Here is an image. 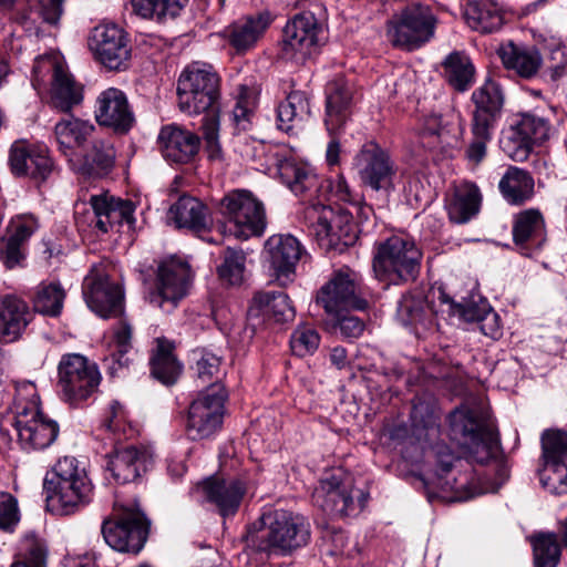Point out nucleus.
<instances>
[{
    "label": "nucleus",
    "instance_id": "42",
    "mask_svg": "<svg viewBox=\"0 0 567 567\" xmlns=\"http://www.w3.org/2000/svg\"><path fill=\"white\" fill-rule=\"evenodd\" d=\"M155 343L151 359L152 375L163 384H174L183 370L182 363L174 353V343L165 338H157Z\"/></svg>",
    "mask_w": 567,
    "mask_h": 567
},
{
    "label": "nucleus",
    "instance_id": "53",
    "mask_svg": "<svg viewBox=\"0 0 567 567\" xmlns=\"http://www.w3.org/2000/svg\"><path fill=\"white\" fill-rule=\"evenodd\" d=\"M65 291L59 282H42L33 298L34 310L50 317H58L63 308Z\"/></svg>",
    "mask_w": 567,
    "mask_h": 567
},
{
    "label": "nucleus",
    "instance_id": "46",
    "mask_svg": "<svg viewBox=\"0 0 567 567\" xmlns=\"http://www.w3.org/2000/svg\"><path fill=\"white\" fill-rule=\"evenodd\" d=\"M498 188L511 204H523L534 192V179L524 169L512 166L499 181Z\"/></svg>",
    "mask_w": 567,
    "mask_h": 567
},
{
    "label": "nucleus",
    "instance_id": "32",
    "mask_svg": "<svg viewBox=\"0 0 567 567\" xmlns=\"http://www.w3.org/2000/svg\"><path fill=\"white\" fill-rule=\"evenodd\" d=\"M153 463V454L143 446H126L110 456L107 468L120 484L134 482Z\"/></svg>",
    "mask_w": 567,
    "mask_h": 567
},
{
    "label": "nucleus",
    "instance_id": "19",
    "mask_svg": "<svg viewBox=\"0 0 567 567\" xmlns=\"http://www.w3.org/2000/svg\"><path fill=\"white\" fill-rule=\"evenodd\" d=\"M264 258L271 275L280 285H287L293 279L298 261L308 256L296 237L279 234L266 240Z\"/></svg>",
    "mask_w": 567,
    "mask_h": 567
},
{
    "label": "nucleus",
    "instance_id": "33",
    "mask_svg": "<svg viewBox=\"0 0 567 567\" xmlns=\"http://www.w3.org/2000/svg\"><path fill=\"white\" fill-rule=\"evenodd\" d=\"M95 125L73 115L65 116L54 125V137L60 152L72 162L75 150L83 148L95 135Z\"/></svg>",
    "mask_w": 567,
    "mask_h": 567
},
{
    "label": "nucleus",
    "instance_id": "17",
    "mask_svg": "<svg viewBox=\"0 0 567 567\" xmlns=\"http://www.w3.org/2000/svg\"><path fill=\"white\" fill-rule=\"evenodd\" d=\"M321 27L312 12L306 11L287 22L281 41V55L286 60L302 62L319 43Z\"/></svg>",
    "mask_w": 567,
    "mask_h": 567
},
{
    "label": "nucleus",
    "instance_id": "60",
    "mask_svg": "<svg viewBox=\"0 0 567 567\" xmlns=\"http://www.w3.org/2000/svg\"><path fill=\"white\" fill-rule=\"evenodd\" d=\"M320 336L310 326H298L290 337V347L298 357L312 354L319 347Z\"/></svg>",
    "mask_w": 567,
    "mask_h": 567
},
{
    "label": "nucleus",
    "instance_id": "26",
    "mask_svg": "<svg viewBox=\"0 0 567 567\" xmlns=\"http://www.w3.org/2000/svg\"><path fill=\"white\" fill-rule=\"evenodd\" d=\"M471 100L475 106L472 114V124H475V128L481 131H485L486 127L494 128L505 100L499 82L494 78H486L473 91Z\"/></svg>",
    "mask_w": 567,
    "mask_h": 567
},
{
    "label": "nucleus",
    "instance_id": "55",
    "mask_svg": "<svg viewBox=\"0 0 567 567\" xmlns=\"http://www.w3.org/2000/svg\"><path fill=\"white\" fill-rule=\"evenodd\" d=\"M14 386L16 394L12 405L14 420L19 419L21 415L27 416L29 414L39 413L41 411L40 396L35 384L31 381L22 380L16 381Z\"/></svg>",
    "mask_w": 567,
    "mask_h": 567
},
{
    "label": "nucleus",
    "instance_id": "57",
    "mask_svg": "<svg viewBox=\"0 0 567 567\" xmlns=\"http://www.w3.org/2000/svg\"><path fill=\"white\" fill-rule=\"evenodd\" d=\"M131 340H132L131 326L125 321H121L114 328V336H113V348L114 349H113V352L111 353V357L106 359V361L110 362L109 369L111 370L112 374L117 371V368L115 367V364H117L120 369L128 365L130 358L127 357V353L132 348Z\"/></svg>",
    "mask_w": 567,
    "mask_h": 567
},
{
    "label": "nucleus",
    "instance_id": "35",
    "mask_svg": "<svg viewBox=\"0 0 567 567\" xmlns=\"http://www.w3.org/2000/svg\"><path fill=\"white\" fill-rule=\"evenodd\" d=\"M32 319L28 303L12 295L0 298V337L6 342L18 340Z\"/></svg>",
    "mask_w": 567,
    "mask_h": 567
},
{
    "label": "nucleus",
    "instance_id": "52",
    "mask_svg": "<svg viewBox=\"0 0 567 567\" xmlns=\"http://www.w3.org/2000/svg\"><path fill=\"white\" fill-rule=\"evenodd\" d=\"M90 478L85 466L74 456H63L47 472L43 487Z\"/></svg>",
    "mask_w": 567,
    "mask_h": 567
},
{
    "label": "nucleus",
    "instance_id": "43",
    "mask_svg": "<svg viewBox=\"0 0 567 567\" xmlns=\"http://www.w3.org/2000/svg\"><path fill=\"white\" fill-rule=\"evenodd\" d=\"M460 135L461 127L444 121L441 115L431 114L423 121L421 137L430 148L453 147Z\"/></svg>",
    "mask_w": 567,
    "mask_h": 567
},
{
    "label": "nucleus",
    "instance_id": "34",
    "mask_svg": "<svg viewBox=\"0 0 567 567\" xmlns=\"http://www.w3.org/2000/svg\"><path fill=\"white\" fill-rule=\"evenodd\" d=\"M94 226L107 233L114 224H133L135 206L131 200H123L107 195H94L90 199Z\"/></svg>",
    "mask_w": 567,
    "mask_h": 567
},
{
    "label": "nucleus",
    "instance_id": "16",
    "mask_svg": "<svg viewBox=\"0 0 567 567\" xmlns=\"http://www.w3.org/2000/svg\"><path fill=\"white\" fill-rule=\"evenodd\" d=\"M550 126L540 116L530 113L517 115L509 130L501 140L503 151L514 161L527 158L533 144H539L549 137Z\"/></svg>",
    "mask_w": 567,
    "mask_h": 567
},
{
    "label": "nucleus",
    "instance_id": "5",
    "mask_svg": "<svg viewBox=\"0 0 567 567\" xmlns=\"http://www.w3.org/2000/svg\"><path fill=\"white\" fill-rule=\"evenodd\" d=\"M97 365L80 353H65L58 364V391L61 399L79 405L93 395L101 383Z\"/></svg>",
    "mask_w": 567,
    "mask_h": 567
},
{
    "label": "nucleus",
    "instance_id": "6",
    "mask_svg": "<svg viewBox=\"0 0 567 567\" xmlns=\"http://www.w3.org/2000/svg\"><path fill=\"white\" fill-rule=\"evenodd\" d=\"M369 494L357 488L350 477L332 474L320 481L313 503L331 517H355L368 503Z\"/></svg>",
    "mask_w": 567,
    "mask_h": 567
},
{
    "label": "nucleus",
    "instance_id": "40",
    "mask_svg": "<svg viewBox=\"0 0 567 567\" xmlns=\"http://www.w3.org/2000/svg\"><path fill=\"white\" fill-rule=\"evenodd\" d=\"M466 24L480 33L498 31L504 23L501 8L492 0H470L464 8Z\"/></svg>",
    "mask_w": 567,
    "mask_h": 567
},
{
    "label": "nucleus",
    "instance_id": "51",
    "mask_svg": "<svg viewBox=\"0 0 567 567\" xmlns=\"http://www.w3.org/2000/svg\"><path fill=\"white\" fill-rule=\"evenodd\" d=\"M134 12L143 19L166 22L176 18L188 0H131Z\"/></svg>",
    "mask_w": 567,
    "mask_h": 567
},
{
    "label": "nucleus",
    "instance_id": "10",
    "mask_svg": "<svg viewBox=\"0 0 567 567\" xmlns=\"http://www.w3.org/2000/svg\"><path fill=\"white\" fill-rule=\"evenodd\" d=\"M435 18L427 6L413 2L389 22L388 35L395 47L414 50L434 34Z\"/></svg>",
    "mask_w": 567,
    "mask_h": 567
},
{
    "label": "nucleus",
    "instance_id": "37",
    "mask_svg": "<svg viewBox=\"0 0 567 567\" xmlns=\"http://www.w3.org/2000/svg\"><path fill=\"white\" fill-rule=\"evenodd\" d=\"M498 55L507 70L514 71L524 79H530L539 71L543 59L535 47L516 44L512 41L498 49Z\"/></svg>",
    "mask_w": 567,
    "mask_h": 567
},
{
    "label": "nucleus",
    "instance_id": "8",
    "mask_svg": "<svg viewBox=\"0 0 567 567\" xmlns=\"http://www.w3.org/2000/svg\"><path fill=\"white\" fill-rule=\"evenodd\" d=\"M435 457L436 467L434 473L423 478L424 485L427 488H437L442 492H465L468 497H472L480 494L497 492L506 478V476L503 475L501 482L481 483L480 486H477L471 473H458L457 476L454 474L455 463L460 467H463V462L461 458L454 456L450 447L436 445Z\"/></svg>",
    "mask_w": 567,
    "mask_h": 567
},
{
    "label": "nucleus",
    "instance_id": "44",
    "mask_svg": "<svg viewBox=\"0 0 567 567\" xmlns=\"http://www.w3.org/2000/svg\"><path fill=\"white\" fill-rule=\"evenodd\" d=\"M481 199L480 189L475 184L468 182L460 184L447 205L450 219L457 224L467 223L478 213Z\"/></svg>",
    "mask_w": 567,
    "mask_h": 567
},
{
    "label": "nucleus",
    "instance_id": "61",
    "mask_svg": "<svg viewBox=\"0 0 567 567\" xmlns=\"http://www.w3.org/2000/svg\"><path fill=\"white\" fill-rule=\"evenodd\" d=\"M244 270V254L234 249H227L224 261L218 267L219 278L229 285H238L243 281Z\"/></svg>",
    "mask_w": 567,
    "mask_h": 567
},
{
    "label": "nucleus",
    "instance_id": "11",
    "mask_svg": "<svg viewBox=\"0 0 567 567\" xmlns=\"http://www.w3.org/2000/svg\"><path fill=\"white\" fill-rule=\"evenodd\" d=\"M358 289L359 275L349 267H342L321 287L317 302L333 318H339L343 311L363 310L368 302L359 296Z\"/></svg>",
    "mask_w": 567,
    "mask_h": 567
},
{
    "label": "nucleus",
    "instance_id": "63",
    "mask_svg": "<svg viewBox=\"0 0 567 567\" xmlns=\"http://www.w3.org/2000/svg\"><path fill=\"white\" fill-rule=\"evenodd\" d=\"M425 303L421 298L404 295L398 303L396 318L404 324H419L424 322Z\"/></svg>",
    "mask_w": 567,
    "mask_h": 567
},
{
    "label": "nucleus",
    "instance_id": "39",
    "mask_svg": "<svg viewBox=\"0 0 567 567\" xmlns=\"http://www.w3.org/2000/svg\"><path fill=\"white\" fill-rule=\"evenodd\" d=\"M168 217L177 228L202 231L209 226L207 207L196 197L188 195L181 196L171 206Z\"/></svg>",
    "mask_w": 567,
    "mask_h": 567
},
{
    "label": "nucleus",
    "instance_id": "24",
    "mask_svg": "<svg viewBox=\"0 0 567 567\" xmlns=\"http://www.w3.org/2000/svg\"><path fill=\"white\" fill-rule=\"evenodd\" d=\"M39 227V220L33 214H19L11 218L0 247L1 259L7 268L12 269L23 260L25 246Z\"/></svg>",
    "mask_w": 567,
    "mask_h": 567
},
{
    "label": "nucleus",
    "instance_id": "2",
    "mask_svg": "<svg viewBox=\"0 0 567 567\" xmlns=\"http://www.w3.org/2000/svg\"><path fill=\"white\" fill-rule=\"evenodd\" d=\"M422 256L412 238L394 235L375 244L372 268L380 281L401 285L416 279Z\"/></svg>",
    "mask_w": 567,
    "mask_h": 567
},
{
    "label": "nucleus",
    "instance_id": "48",
    "mask_svg": "<svg viewBox=\"0 0 567 567\" xmlns=\"http://www.w3.org/2000/svg\"><path fill=\"white\" fill-rule=\"evenodd\" d=\"M63 1L64 0H29L30 7H37V9L18 13L16 20L28 32L38 29L37 22L39 19L55 25L63 12Z\"/></svg>",
    "mask_w": 567,
    "mask_h": 567
},
{
    "label": "nucleus",
    "instance_id": "38",
    "mask_svg": "<svg viewBox=\"0 0 567 567\" xmlns=\"http://www.w3.org/2000/svg\"><path fill=\"white\" fill-rule=\"evenodd\" d=\"M91 147L83 156V163L74 165V169L89 177H102L107 175L115 164L116 152L113 144L104 138L91 140Z\"/></svg>",
    "mask_w": 567,
    "mask_h": 567
},
{
    "label": "nucleus",
    "instance_id": "45",
    "mask_svg": "<svg viewBox=\"0 0 567 567\" xmlns=\"http://www.w3.org/2000/svg\"><path fill=\"white\" fill-rule=\"evenodd\" d=\"M310 116V102L302 91H292L287 99L278 105V127L285 132L301 126Z\"/></svg>",
    "mask_w": 567,
    "mask_h": 567
},
{
    "label": "nucleus",
    "instance_id": "21",
    "mask_svg": "<svg viewBox=\"0 0 567 567\" xmlns=\"http://www.w3.org/2000/svg\"><path fill=\"white\" fill-rule=\"evenodd\" d=\"M42 69L52 71L50 101L52 106L61 112H70L83 101V86L75 82L72 74L55 58L43 56L35 61L33 72L35 76Z\"/></svg>",
    "mask_w": 567,
    "mask_h": 567
},
{
    "label": "nucleus",
    "instance_id": "64",
    "mask_svg": "<svg viewBox=\"0 0 567 567\" xmlns=\"http://www.w3.org/2000/svg\"><path fill=\"white\" fill-rule=\"evenodd\" d=\"M542 447L545 460L567 457V432L547 430L542 435Z\"/></svg>",
    "mask_w": 567,
    "mask_h": 567
},
{
    "label": "nucleus",
    "instance_id": "50",
    "mask_svg": "<svg viewBox=\"0 0 567 567\" xmlns=\"http://www.w3.org/2000/svg\"><path fill=\"white\" fill-rule=\"evenodd\" d=\"M545 224L538 210L528 209L515 217L513 238L516 245L536 244L544 239Z\"/></svg>",
    "mask_w": 567,
    "mask_h": 567
},
{
    "label": "nucleus",
    "instance_id": "13",
    "mask_svg": "<svg viewBox=\"0 0 567 567\" xmlns=\"http://www.w3.org/2000/svg\"><path fill=\"white\" fill-rule=\"evenodd\" d=\"M226 392L220 384L209 385L193 401L186 431L192 440L209 437L221 425Z\"/></svg>",
    "mask_w": 567,
    "mask_h": 567
},
{
    "label": "nucleus",
    "instance_id": "3",
    "mask_svg": "<svg viewBox=\"0 0 567 567\" xmlns=\"http://www.w3.org/2000/svg\"><path fill=\"white\" fill-rule=\"evenodd\" d=\"M220 78L213 65L194 62L181 73L177 83L179 110L188 115L216 114Z\"/></svg>",
    "mask_w": 567,
    "mask_h": 567
},
{
    "label": "nucleus",
    "instance_id": "41",
    "mask_svg": "<svg viewBox=\"0 0 567 567\" xmlns=\"http://www.w3.org/2000/svg\"><path fill=\"white\" fill-rule=\"evenodd\" d=\"M249 313L262 315L277 322H287L295 318L296 311L289 297L282 291H259L252 297Z\"/></svg>",
    "mask_w": 567,
    "mask_h": 567
},
{
    "label": "nucleus",
    "instance_id": "4",
    "mask_svg": "<svg viewBox=\"0 0 567 567\" xmlns=\"http://www.w3.org/2000/svg\"><path fill=\"white\" fill-rule=\"evenodd\" d=\"M224 221L218 225L220 233L239 239L260 236L266 228L262 203L247 189H234L224 195L219 203Z\"/></svg>",
    "mask_w": 567,
    "mask_h": 567
},
{
    "label": "nucleus",
    "instance_id": "62",
    "mask_svg": "<svg viewBox=\"0 0 567 567\" xmlns=\"http://www.w3.org/2000/svg\"><path fill=\"white\" fill-rule=\"evenodd\" d=\"M47 549L44 545L34 539L28 538L23 542L19 558L10 567H45Z\"/></svg>",
    "mask_w": 567,
    "mask_h": 567
},
{
    "label": "nucleus",
    "instance_id": "47",
    "mask_svg": "<svg viewBox=\"0 0 567 567\" xmlns=\"http://www.w3.org/2000/svg\"><path fill=\"white\" fill-rule=\"evenodd\" d=\"M443 301L450 303L452 312L460 315L465 321L476 322L480 331L492 338L497 339L502 334L498 315L491 309H475L472 306L453 305L452 300L443 295Z\"/></svg>",
    "mask_w": 567,
    "mask_h": 567
},
{
    "label": "nucleus",
    "instance_id": "20",
    "mask_svg": "<svg viewBox=\"0 0 567 567\" xmlns=\"http://www.w3.org/2000/svg\"><path fill=\"white\" fill-rule=\"evenodd\" d=\"M87 44L95 59L110 70H120L131 55L126 33L112 23L93 28Z\"/></svg>",
    "mask_w": 567,
    "mask_h": 567
},
{
    "label": "nucleus",
    "instance_id": "18",
    "mask_svg": "<svg viewBox=\"0 0 567 567\" xmlns=\"http://www.w3.org/2000/svg\"><path fill=\"white\" fill-rule=\"evenodd\" d=\"M83 297L89 308L102 318L118 317L124 309V292L109 276L92 269L83 281Z\"/></svg>",
    "mask_w": 567,
    "mask_h": 567
},
{
    "label": "nucleus",
    "instance_id": "14",
    "mask_svg": "<svg viewBox=\"0 0 567 567\" xmlns=\"http://www.w3.org/2000/svg\"><path fill=\"white\" fill-rule=\"evenodd\" d=\"M305 219L311 234L320 246L331 248L340 244L350 243L354 236L350 234V214L334 210L321 203H312L305 210Z\"/></svg>",
    "mask_w": 567,
    "mask_h": 567
},
{
    "label": "nucleus",
    "instance_id": "22",
    "mask_svg": "<svg viewBox=\"0 0 567 567\" xmlns=\"http://www.w3.org/2000/svg\"><path fill=\"white\" fill-rule=\"evenodd\" d=\"M95 120L114 132L127 133L135 117L125 93L115 87L101 92L96 100Z\"/></svg>",
    "mask_w": 567,
    "mask_h": 567
},
{
    "label": "nucleus",
    "instance_id": "49",
    "mask_svg": "<svg viewBox=\"0 0 567 567\" xmlns=\"http://www.w3.org/2000/svg\"><path fill=\"white\" fill-rule=\"evenodd\" d=\"M447 82L457 91H466L474 82L475 69L471 59L461 52H452L443 62Z\"/></svg>",
    "mask_w": 567,
    "mask_h": 567
},
{
    "label": "nucleus",
    "instance_id": "36",
    "mask_svg": "<svg viewBox=\"0 0 567 567\" xmlns=\"http://www.w3.org/2000/svg\"><path fill=\"white\" fill-rule=\"evenodd\" d=\"M277 167L281 182L296 196L311 198L319 190V177L307 164L285 158L279 161Z\"/></svg>",
    "mask_w": 567,
    "mask_h": 567
},
{
    "label": "nucleus",
    "instance_id": "30",
    "mask_svg": "<svg viewBox=\"0 0 567 567\" xmlns=\"http://www.w3.org/2000/svg\"><path fill=\"white\" fill-rule=\"evenodd\" d=\"M271 24L268 12L237 19L221 31V37L237 53L251 50Z\"/></svg>",
    "mask_w": 567,
    "mask_h": 567
},
{
    "label": "nucleus",
    "instance_id": "1",
    "mask_svg": "<svg viewBox=\"0 0 567 567\" xmlns=\"http://www.w3.org/2000/svg\"><path fill=\"white\" fill-rule=\"evenodd\" d=\"M246 539L258 551L287 555L309 543L310 524L300 514L269 507L248 526Z\"/></svg>",
    "mask_w": 567,
    "mask_h": 567
},
{
    "label": "nucleus",
    "instance_id": "23",
    "mask_svg": "<svg viewBox=\"0 0 567 567\" xmlns=\"http://www.w3.org/2000/svg\"><path fill=\"white\" fill-rule=\"evenodd\" d=\"M353 86L342 75L326 85V126L331 136L339 135L351 115Z\"/></svg>",
    "mask_w": 567,
    "mask_h": 567
},
{
    "label": "nucleus",
    "instance_id": "9",
    "mask_svg": "<svg viewBox=\"0 0 567 567\" xmlns=\"http://www.w3.org/2000/svg\"><path fill=\"white\" fill-rule=\"evenodd\" d=\"M150 522L137 506H123L117 509L114 519L102 525L105 543L121 553L138 554L148 536Z\"/></svg>",
    "mask_w": 567,
    "mask_h": 567
},
{
    "label": "nucleus",
    "instance_id": "54",
    "mask_svg": "<svg viewBox=\"0 0 567 567\" xmlns=\"http://www.w3.org/2000/svg\"><path fill=\"white\" fill-rule=\"evenodd\" d=\"M234 99L233 122L237 130L246 131L250 126V120L257 105V92L248 85L239 84L236 87Z\"/></svg>",
    "mask_w": 567,
    "mask_h": 567
},
{
    "label": "nucleus",
    "instance_id": "31",
    "mask_svg": "<svg viewBox=\"0 0 567 567\" xmlns=\"http://www.w3.org/2000/svg\"><path fill=\"white\" fill-rule=\"evenodd\" d=\"M205 499L213 503L221 516L234 515L246 493L245 484L239 480L209 477L197 485Z\"/></svg>",
    "mask_w": 567,
    "mask_h": 567
},
{
    "label": "nucleus",
    "instance_id": "58",
    "mask_svg": "<svg viewBox=\"0 0 567 567\" xmlns=\"http://www.w3.org/2000/svg\"><path fill=\"white\" fill-rule=\"evenodd\" d=\"M193 355L195 361L193 370L195 371L197 380L203 384H219L217 380L220 374V357L204 349L194 351Z\"/></svg>",
    "mask_w": 567,
    "mask_h": 567
},
{
    "label": "nucleus",
    "instance_id": "7",
    "mask_svg": "<svg viewBox=\"0 0 567 567\" xmlns=\"http://www.w3.org/2000/svg\"><path fill=\"white\" fill-rule=\"evenodd\" d=\"M450 422L453 433L463 437L475 462L483 464L496 454L497 433L483 414L466 408L456 409Z\"/></svg>",
    "mask_w": 567,
    "mask_h": 567
},
{
    "label": "nucleus",
    "instance_id": "29",
    "mask_svg": "<svg viewBox=\"0 0 567 567\" xmlns=\"http://www.w3.org/2000/svg\"><path fill=\"white\" fill-rule=\"evenodd\" d=\"M18 440L24 450H44L49 447L59 435L58 423L39 413L21 415L14 420Z\"/></svg>",
    "mask_w": 567,
    "mask_h": 567
},
{
    "label": "nucleus",
    "instance_id": "27",
    "mask_svg": "<svg viewBox=\"0 0 567 567\" xmlns=\"http://www.w3.org/2000/svg\"><path fill=\"white\" fill-rule=\"evenodd\" d=\"M9 163L14 175H28L44 181L52 171V159L44 146H35L27 141H16L10 148Z\"/></svg>",
    "mask_w": 567,
    "mask_h": 567
},
{
    "label": "nucleus",
    "instance_id": "28",
    "mask_svg": "<svg viewBox=\"0 0 567 567\" xmlns=\"http://www.w3.org/2000/svg\"><path fill=\"white\" fill-rule=\"evenodd\" d=\"M157 142L163 157L171 163H189L199 151V137L177 124L161 128Z\"/></svg>",
    "mask_w": 567,
    "mask_h": 567
},
{
    "label": "nucleus",
    "instance_id": "56",
    "mask_svg": "<svg viewBox=\"0 0 567 567\" xmlns=\"http://www.w3.org/2000/svg\"><path fill=\"white\" fill-rule=\"evenodd\" d=\"M534 567H557L560 546L553 533L540 534L533 539Z\"/></svg>",
    "mask_w": 567,
    "mask_h": 567
},
{
    "label": "nucleus",
    "instance_id": "25",
    "mask_svg": "<svg viewBox=\"0 0 567 567\" xmlns=\"http://www.w3.org/2000/svg\"><path fill=\"white\" fill-rule=\"evenodd\" d=\"M49 511L59 515L73 514L86 506L93 496L91 478L43 487Z\"/></svg>",
    "mask_w": 567,
    "mask_h": 567
},
{
    "label": "nucleus",
    "instance_id": "15",
    "mask_svg": "<svg viewBox=\"0 0 567 567\" xmlns=\"http://www.w3.org/2000/svg\"><path fill=\"white\" fill-rule=\"evenodd\" d=\"M190 284L189 266L176 258L163 260L157 269L156 289L150 296L151 303L171 312L187 295Z\"/></svg>",
    "mask_w": 567,
    "mask_h": 567
},
{
    "label": "nucleus",
    "instance_id": "59",
    "mask_svg": "<svg viewBox=\"0 0 567 567\" xmlns=\"http://www.w3.org/2000/svg\"><path fill=\"white\" fill-rule=\"evenodd\" d=\"M543 486L553 494L567 492V466L560 460H545V466L540 472Z\"/></svg>",
    "mask_w": 567,
    "mask_h": 567
},
{
    "label": "nucleus",
    "instance_id": "12",
    "mask_svg": "<svg viewBox=\"0 0 567 567\" xmlns=\"http://www.w3.org/2000/svg\"><path fill=\"white\" fill-rule=\"evenodd\" d=\"M353 168L361 183L375 192L394 188L395 163L389 152L374 141L361 146L353 157Z\"/></svg>",
    "mask_w": 567,
    "mask_h": 567
}]
</instances>
